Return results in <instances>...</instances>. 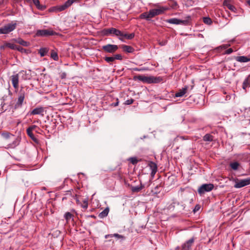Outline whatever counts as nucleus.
Masks as SVG:
<instances>
[{"label": "nucleus", "instance_id": "2f4dec72", "mask_svg": "<svg viewBox=\"0 0 250 250\" xmlns=\"http://www.w3.org/2000/svg\"><path fill=\"white\" fill-rule=\"evenodd\" d=\"M51 57L55 61H58L59 57L57 52L52 51L51 53Z\"/></svg>", "mask_w": 250, "mask_h": 250}, {"label": "nucleus", "instance_id": "4d7b16f0", "mask_svg": "<svg viewBox=\"0 0 250 250\" xmlns=\"http://www.w3.org/2000/svg\"><path fill=\"white\" fill-rule=\"evenodd\" d=\"M181 208L182 210H183L185 208V206L183 205H181Z\"/></svg>", "mask_w": 250, "mask_h": 250}, {"label": "nucleus", "instance_id": "a18cd8bd", "mask_svg": "<svg viewBox=\"0 0 250 250\" xmlns=\"http://www.w3.org/2000/svg\"><path fill=\"white\" fill-rule=\"evenodd\" d=\"M248 86V80H245V81L243 82V88L244 89H245L246 87Z\"/></svg>", "mask_w": 250, "mask_h": 250}, {"label": "nucleus", "instance_id": "412c9836", "mask_svg": "<svg viewBox=\"0 0 250 250\" xmlns=\"http://www.w3.org/2000/svg\"><path fill=\"white\" fill-rule=\"evenodd\" d=\"M145 188V185L141 182L140 186L131 187V190L133 192H138Z\"/></svg>", "mask_w": 250, "mask_h": 250}, {"label": "nucleus", "instance_id": "7ed1b4c3", "mask_svg": "<svg viewBox=\"0 0 250 250\" xmlns=\"http://www.w3.org/2000/svg\"><path fill=\"white\" fill-rule=\"evenodd\" d=\"M17 27V23L15 21H12L5 24L4 26L0 28V34H6L14 30Z\"/></svg>", "mask_w": 250, "mask_h": 250}, {"label": "nucleus", "instance_id": "5fc2aeb1", "mask_svg": "<svg viewBox=\"0 0 250 250\" xmlns=\"http://www.w3.org/2000/svg\"><path fill=\"white\" fill-rule=\"evenodd\" d=\"M199 207L198 206H196L195 207V209H194V211H195V210H198V209H199Z\"/></svg>", "mask_w": 250, "mask_h": 250}, {"label": "nucleus", "instance_id": "6ab92c4d", "mask_svg": "<svg viewBox=\"0 0 250 250\" xmlns=\"http://www.w3.org/2000/svg\"><path fill=\"white\" fill-rule=\"evenodd\" d=\"M110 28V35H113L119 37H120V35H122L121 31L120 30L117 29L113 27H111V28Z\"/></svg>", "mask_w": 250, "mask_h": 250}, {"label": "nucleus", "instance_id": "423d86ee", "mask_svg": "<svg viewBox=\"0 0 250 250\" xmlns=\"http://www.w3.org/2000/svg\"><path fill=\"white\" fill-rule=\"evenodd\" d=\"M57 35V33L53 30L49 29L38 30L35 34L37 37H48Z\"/></svg>", "mask_w": 250, "mask_h": 250}, {"label": "nucleus", "instance_id": "a19ab883", "mask_svg": "<svg viewBox=\"0 0 250 250\" xmlns=\"http://www.w3.org/2000/svg\"><path fill=\"white\" fill-rule=\"evenodd\" d=\"M1 135L3 138L5 139H8L9 138L10 136L11 135V134L8 132H5L2 133Z\"/></svg>", "mask_w": 250, "mask_h": 250}, {"label": "nucleus", "instance_id": "1a4fd4ad", "mask_svg": "<svg viewBox=\"0 0 250 250\" xmlns=\"http://www.w3.org/2000/svg\"><path fill=\"white\" fill-rule=\"evenodd\" d=\"M118 49L117 45L108 44L102 46V49L106 53H113Z\"/></svg>", "mask_w": 250, "mask_h": 250}, {"label": "nucleus", "instance_id": "473e14b6", "mask_svg": "<svg viewBox=\"0 0 250 250\" xmlns=\"http://www.w3.org/2000/svg\"><path fill=\"white\" fill-rule=\"evenodd\" d=\"M110 28H104L102 31V33L103 35L108 36L110 34Z\"/></svg>", "mask_w": 250, "mask_h": 250}, {"label": "nucleus", "instance_id": "a211bd4d", "mask_svg": "<svg viewBox=\"0 0 250 250\" xmlns=\"http://www.w3.org/2000/svg\"><path fill=\"white\" fill-rule=\"evenodd\" d=\"M236 61L240 62H246L250 61V56H237L235 58Z\"/></svg>", "mask_w": 250, "mask_h": 250}, {"label": "nucleus", "instance_id": "c9c22d12", "mask_svg": "<svg viewBox=\"0 0 250 250\" xmlns=\"http://www.w3.org/2000/svg\"><path fill=\"white\" fill-rule=\"evenodd\" d=\"M128 160L133 165H136L138 162V160L137 159L136 157H131L129 158Z\"/></svg>", "mask_w": 250, "mask_h": 250}, {"label": "nucleus", "instance_id": "603ef678", "mask_svg": "<svg viewBox=\"0 0 250 250\" xmlns=\"http://www.w3.org/2000/svg\"><path fill=\"white\" fill-rule=\"evenodd\" d=\"M113 237L112 234H107V235H106L105 236V238H108V237Z\"/></svg>", "mask_w": 250, "mask_h": 250}, {"label": "nucleus", "instance_id": "20e7f679", "mask_svg": "<svg viewBox=\"0 0 250 250\" xmlns=\"http://www.w3.org/2000/svg\"><path fill=\"white\" fill-rule=\"evenodd\" d=\"M79 1V0H67L64 4L54 7L52 11L56 12L63 11L70 7L74 2Z\"/></svg>", "mask_w": 250, "mask_h": 250}, {"label": "nucleus", "instance_id": "9b49d317", "mask_svg": "<svg viewBox=\"0 0 250 250\" xmlns=\"http://www.w3.org/2000/svg\"><path fill=\"white\" fill-rule=\"evenodd\" d=\"M250 184V178L249 179H245L240 180L239 182H237L235 185L234 187L235 188H241L246 186L249 185Z\"/></svg>", "mask_w": 250, "mask_h": 250}, {"label": "nucleus", "instance_id": "a878e982", "mask_svg": "<svg viewBox=\"0 0 250 250\" xmlns=\"http://www.w3.org/2000/svg\"><path fill=\"white\" fill-rule=\"evenodd\" d=\"M213 137L210 134H206L203 138L205 142H211L213 141Z\"/></svg>", "mask_w": 250, "mask_h": 250}, {"label": "nucleus", "instance_id": "9d476101", "mask_svg": "<svg viewBox=\"0 0 250 250\" xmlns=\"http://www.w3.org/2000/svg\"><path fill=\"white\" fill-rule=\"evenodd\" d=\"M194 241L195 238L194 237L187 241L182 245L181 250H190Z\"/></svg>", "mask_w": 250, "mask_h": 250}, {"label": "nucleus", "instance_id": "bb28decb", "mask_svg": "<svg viewBox=\"0 0 250 250\" xmlns=\"http://www.w3.org/2000/svg\"><path fill=\"white\" fill-rule=\"evenodd\" d=\"M17 42L23 46H28L30 44L29 42H26L21 39H18Z\"/></svg>", "mask_w": 250, "mask_h": 250}, {"label": "nucleus", "instance_id": "37998d69", "mask_svg": "<svg viewBox=\"0 0 250 250\" xmlns=\"http://www.w3.org/2000/svg\"><path fill=\"white\" fill-rule=\"evenodd\" d=\"M113 58H114V61L116 59V60H121L122 59V56L120 54H116L114 56V57H113Z\"/></svg>", "mask_w": 250, "mask_h": 250}, {"label": "nucleus", "instance_id": "0eeeda50", "mask_svg": "<svg viewBox=\"0 0 250 250\" xmlns=\"http://www.w3.org/2000/svg\"><path fill=\"white\" fill-rule=\"evenodd\" d=\"M168 9L167 7H159L158 8L152 9L149 10V15L151 19L156 16L161 15Z\"/></svg>", "mask_w": 250, "mask_h": 250}, {"label": "nucleus", "instance_id": "dca6fc26", "mask_svg": "<svg viewBox=\"0 0 250 250\" xmlns=\"http://www.w3.org/2000/svg\"><path fill=\"white\" fill-rule=\"evenodd\" d=\"M223 5L232 12H235L236 10L235 6L230 3L229 0H224Z\"/></svg>", "mask_w": 250, "mask_h": 250}, {"label": "nucleus", "instance_id": "e433bc0d", "mask_svg": "<svg viewBox=\"0 0 250 250\" xmlns=\"http://www.w3.org/2000/svg\"><path fill=\"white\" fill-rule=\"evenodd\" d=\"M81 207L84 209H86L88 207V202L87 200L84 199L83 201V203L81 204Z\"/></svg>", "mask_w": 250, "mask_h": 250}, {"label": "nucleus", "instance_id": "5701e85b", "mask_svg": "<svg viewBox=\"0 0 250 250\" xmlns=\"http://www.w3.org/2000/svg\"><path fill=\"white\" fill-rule=\"evenodd\" d=\"M149 14V11L148 12H144L140 15V18L142 19H146L147 21H149L151 19Z\"/></svg>", "mask_w": 250, "mask_h": 250}, {"label": "nucleus", "instance_id": "ddd939ff", "mask_svg": "<svg viewBox=\"0 0 250 250\" xmlns=\"http://www.w3.org/2000/svg\"><path fill=\"white\" fill-rule=\"evenodd\" d=\"M11 80L14 88L16 89H18L19 87V74L12 75L11 77Z\"/></svg>", "mask_w": 250, "mask_h": 250}, {"label": "nucleus", "instance_id": "c03bdc74", "mask_svg": "<svg viewBox=\"0 0 250 250\" xmlns=\"http://www.w3.org/2000/svg\"><path fill=\"white\" fill-rule=\"evenodd\" d=\"M113 236H115L118 238H122L125 239V237L123 235H120L118 233H114V234H112Z\"/></svg>", "mask_w": 250, "mask_h": 250}, {"label": "nucleus", "instance_id": "de8ad7c7", "mask_svg": "<svg viewBox=\"0 0 250 250\" xmlns=\"http://www.w3.org/2000/svg\"><path fill=\"white\" fill-rule=\"evenodd\" d=\"M232 52H233V49L232 48H229L226 51V54H229L231 53Z\"/></svg>", "mask_w": 250, "mask_h": 250}, {"label": "nucleus", "instance_id": "cd10ccee", "mask_svg": "<svg viewBox=\"0 0 250 250\" xmlns=\"http://www.w3.org/2000/svg\"><path fill=\"white\" fill-rule=\"evenodd\" d=\"M48 51V49L47 48H41L39 50V53L41 57H44L46 55Z\"/></svg>", "mask_w": 250, "mask_h": 250}, {"label": "nucleus", "instance_id": "c756f323", "mask_svg": "<svg viewBox=\"0 0 250 250\" xmlns=\"http://www.w3.org/2000/svg\"><path fill=\"white\" fill-rule=\"evenodd\" d=\"M239 166V164L237 162L231 163L230 164V166L231 168L235 170L238 169Z\"/></svg>", "mask_w": 250, "mask_h": 250}, {"label": "nucleus", "instance_id": "f8f14e48", "mask_svg": "<svg viewBox=\"0 0 250 250\" xmlns=\"http://www.w3.org/2000/svg\"><path fill=\"white\" fill-rule=\"evenodd\" d=\"M44 112V109L43 107H38L33 109L31 111L29 112L28 114L30 115H41L42 116H43Z\"/></svg>", "mask_w": 250, "mask_h": 250}, {"label": "nucleus", "instance_id": "49530a36", "mask_svg": "<svg viewBox=\"0 0 250 250\" xmlns=\"http://www.w3.org/2000/svg\"><path fill=\"white\" fill-rule=\"evenodd\" d=\"M37 127V126L35 125H32L30 126H29L28 128H27V129H29L30 130L33 131L34 129H35Z\"/></svg>", "mask_w": 250, "mask_h": 250}, {"label": "nucleus", "instance_id": "8fccbe9b", "mask_svg": "<svg viewBox=\"0 0 250 250\" xmlns=\"http://www.w3.org/2000/svg\"><path fill=\"white\" fill-rule=\"evenodd\" d=\"M6 47H7V46H5V43L3 45H1L0 48L1 49H4Z\"/></svg>", "mask_w": 250, "mask_h": 250}, {"label": "nucleus", "instance_id": "052dcab7", "mask_svg": "<svg viewBox=\"0 0 250 250\" xmlns=\"http://www.w3.org/2000/svg\"><path fill=\"white\" fill-rule=\"evenodd\" d=\"M177 5V4L176 2H174V3L173 4V5L176 6Z\"/></svg>", "mask_w": 250, "mask_h": 250}, {"label": "nucleus", "instance_id": "bf43d9fd", "mask_svg": "<svg viewBox=\"0 0 250 250\" xmlns=\"http://www.w3.org/2000/svg\"><path fill=\"white\" fill-rule=\"evenodd\" d=\"M247 3L250 6V0L247 1Z\"/></svg>", "mask_w": 250, "mask_h": 250}, {"label": "nucleus", "instance_id": "13d9d810", "mask_svg": "<svg viewBox=\"0 0 250 250\" xmlns=\"http://www.w3.org/2000/svg\"><path fill=\"white\" fill-rule=\"evenodd\" d=\"M76 202L78 204H81L80 201L78 199H76Z\"/></svg>", "mask_w": 250, "mask_h": 250}, {"label": "nucleus", "instance_id": "4468645a", "mask_svg": "<svg viewBox=\"0 0 250 250\" xmlns=\"http://www.w3.org/2000/svg\"><path fill=\"white\" fill-rule=\"evenodd\" d=\"M148 165L151 170V175L153 177L157 171V166L155 163L152 161L149 162Z\"/></svg>", "mask_w": 250, "mask_h": 250}, {"label": "nucleus", "instance_id": "f3484780", "mask_svg": "<svg viewBox=\"0 0 250 250\" xmlns=\"http://www.w3.org/2000/svg\"><path fill=\"white\" fill-rule=\"evenodd\" d=\"M188 86H186L181 89H179L175 94V97H181L183 96L188 91Z\"/></svg>", "mask_w": 250, "mask_h": 250}, {"label": "nucleus", "instance_id": "39448f33", "mask_svg": "<svg viewBox=\"0 0 250 250\" xmlns=\"http://www.w3.org/2000/svg\"><path fill=\"white\" fill-rule=\"evenodd\" d=\"M190 20V17L188 16L185 20H179L176 18L167 19L166 21L167 23L174 24L188 25Z\"/></svg>", "mask_w": 250, "mask_h": 250}, {"label": "nucleus", "instance_id": "6e6d98bb", "mask_svg": "<svg viewBox=\"0 0 250 250\" xmlns=\"http://www.w3.org/2000/svg\"><path fill=\"white\" fill-rule=\"evenodd\" d=\"M178 138H179V137H178L177 138V139H178ZM179 138H180V139H182V140H184V139H185L184 137H183V136H180V137H179Z\"/></svg>", "mask_w": 250, "mask_h": 250}, {"label": "nucleus", "instance_id": "79ce46f5", "mask_svg": "<svg viewBox=\"0 0 250 250\" xmlns=\"http://www.w3.org/2000/svg\"><path fill=\"white\" fill-rule=\"evenodd\" d=\"M167 41L165 40H162V41H159V44L161 46H164L167 44Z\"/></svg>", "mask_w": 250, "mask_h": 250}, {"label": "nucleus", "instance_id": "7c9ffc66", "mask_svg": "<svg viewBox=\"0 0 250 250\" xmlns=\"http://www.w3.org/2000/svg\"><path fill=\"white\" fill-rule=\"evenodd\" d=\"M203 21L205 23L208 25H210L212 23L211 19L209 17L203 18Z\"/></svg>", "mask_w": 250, "mask_h": 250}, {"label": "nucleus", "instance_id": "864d4df0", "mask_svg": "<svg viewBox=\"0 0 250 250\" xmlns=\"http://www.w3.org/2000/svg\"><path fill=\"white\" fill-rule=\"evenodd\" d=\"M228 45H223L221 46L222 48H226L228 47Z\"/></svg>", "mask_w": 250, "mask_h": 250}, {"label": "nucleus", "instance_id": "b1692460", "mask_svg": "<svg viewBox=\"0 0 250 250\" xmlns=\"http://www.w3.org/2000/svg\"><path fill=\"white\" fill-rule=\"evenodd\" d=\"M122 48L124 51L127 53H131L134 51L133 47L129 45H123Z\"/></svg>", "mask_w": 250, "mask_h": 250}, {"label": "nucleus", "instance_id": "58836bf2", "mask_svg": "<svg viewBox=\"0 0 250 250\" xmlns=\"http://www.w3.org/2000/svg\"><path fill=\"white\" fill-rule=\"evenodd\" d=\"M16 50H18V51H20L21 52H25V50H26L22 47H21V46H19V45H17L16 46Z\"/></svg>", "mask_w": 250, "mask_h": 250}, {"label": "nucleus", "instance_id": "3c124183", "mask_svg": "<svg viewBox=\"0 0 250 250\" xmlns=\"http://www.w3.org/2000/svg\"><path fill=\"white\" fill-rule=\"evenodd\" d=\"M245 112L249 114L250 116V108L246 109Z\"/></svg>", "mask_w": 250, "mask_h": 250}, {"label": "nucleus", "instance_id": "4be33fe9", "mask_svg": "<svg viewBox=\"0 0 250 250\" xmlns=\"http://www.w3.org/2000/svg\"><path fill=\"white\" fill-rule=\"evenodd\" d=\"M109 211V208H106L103 211L99 213L98 216L100 218H104L107 216Z\"/></svg>", "mask_w": 250, "mask_h": 250}, {"label": "nucleus", "instance_id": "aec40b11", "mask_svg": "<svg viewBox=\"0 0 250 250\" xmlns=\"http://www.w3.org/2000/svg\"><path fill=\"white\" fill-rule=\"evenodd\" d=\"M36 7L40 10H44L46 8V6L43 5H41L39 0H32Z\"/></svg>", "mask_w": 250, "mask_h": 250}, {"label": "nucleus", "instance_id": "c85d7f7f", "mask_svg": "<svg viewBox=\"0 0 250 250\" xmlns=\"http://www.w3.org/2000/svg\"><path fill=\"white\" fill-rule=\"evenodd\" d=\"M73 215L69 212H67L64 214V218L66 221L68 222L70 219H73Z\"/></svg>", "mask_w": 250, "mask_h": 250}, {"label": "nucleus", "instance_id": "f257e3e1", "mask_svg": "<svg viewBox=\"0 0 250 250\" xmlns=\"http://www.w3.org/2000/svg\"><path fill=\"white\" fill-rule=\"evenodd\" d=\"M26 94L27 88L25 89L23 86H21V89L18 93V100L14 106V109L21 108L22 106Z\"/></svg>", "mask_w": 250, "mask_h": 250}, {"label": "nucleus", "instance_id": "72a5a7b5", "mask_svg": "<svg viewBox=\"0 0 250 250\" xmlns=\"http://www.w3.org/2000/svg\"><path fill=\"white\" fill-rule=\"evenodd\" d=\"M175 205L179 206L180 205V203L178 202H173L168 206L167 208L168 209H173L175 207Z\"/></svg>", "mask_w": 250, "mask_h": 250}, {"label": "nucleus", "instance_id": "ea45409f", "mask_svg": "<svg viewBox=\"0 0 250 250\" xmlns=\"http://www.w3.org/2000/svg\"><path fill=\"white\" fill-rule=\"evenodd\" d=\"M133 102H134V100L133 99H130L126 100L125 102V104H126V105H129V104H132L133 103Z\"/></svg>", "mask_w": 250, "mask_h": 250}, {"label": "nucleus", "instance_id": "f03ea898", "mask_svg": "<svg viewBox=\"0 0 250 250\" xmlns=\"http://www.w3.org/2000/svg\"><path fill=\"white\" fill-rule=\"evenodd\" d=\"M137 78L139 80L148 83H159L163 81V79L160 77H146L140 75L137 76Z\"/></svg>", "mask_w": 250, "mask_h": 250}, {"label": "nucleus", "instance_id": "6e6552de", "mask_svg": "<svg viewBox=\"0 0 250 250\" xmlns=\"http://www.w3.org/2000/svg\"><path fill=\"white\" fill-rule=\"evenodd\" d=\"M213 188L214 185L212 184H205L199 187L198 191L199 194H202L206 192L210 191L213 189Z\"/></svg>", "mask_w": 250, "mask_h": 250}, {"label": "nucleus", "instance_id": "09e8293b", "mask_svg": "<svg viewBox=\"0 0 250 250\" xmlns=\"http://www.w3.org/2000/svg\"><path fill=\"white\" fill-rule=\"evenodd\" d=\"M116 101H117V102L116 103L112 104V105H113L114 106H116L118 105V104H119L118 99H117Z\"/></svg>", "mask_w": 250, "mask_h": 250}, {"label": "nucleus", "instance_id": "393cba45", "mask_svg": "<svg viewBox=\"0 0 250 250\" xmlns=\"http://www.w3.org/2000/svg\"><path fill=\"white\" fill-rule=\"evenodd\" d=\"M33 131L30 130L29 129L26 130V132L27 135L30 137V138L35 142L38 143V139L34 136L33 133H32Z\"/></svg>", "mask_w": 250, "mask_h": 250}, {"label": "nucleus", "instance_id": "f704fd0d", "mask_svg": "<svg viewBox=\"0 0 250 250\" xmlns=\"http://www.w3.org/2000/svg\"><path fill=\"white\" fill-rule=\"evenodd\" d=\"M5 46H7V47H8L10 49L16 50L17 45H16L14 43L6 42Z\"/></svg>", "mask_w": 250, "mask_h": 250}, {"label": "nucleus", "instance_id": "2eb2a0df", "mask_svg": "<svg viewBox=\"0 0 250 250\" xmlns=\"http://www.w3.org/2000/svg\"><path fill=\"white\" fill-rule=\"evenodd\" d=\"M122 35H120V37L119 38V40L121 41H123V38H125L128 40H131L132 39L134 36L135 34L134 33H132L131 34H127V33H124L122 32H121Z\"/></svg>", "mask_w": 250, "mask_h": 250}, {"label": "nucleus", "instance_id": "4c0bfd02", "mask_svg": "<svg viewBox=\"0 0 250 250\" xmlns=\"http://www.w3.org/2000/svg\"><path fill=\"white\" fill-rule=\"evenodd\" d=\"M104 60L107 62H111L114 61V58L113 57H105Z\"/></svg>", "mask_w": 250, "mask_h": 250}]
</instances>
